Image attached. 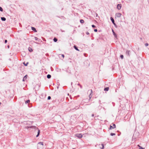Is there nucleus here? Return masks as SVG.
Wrapping results in <instances>:
<instances>
[{
    "mask_svg": "<svg viewBox=\"0 0 149 149\" xmlns=\"http://www.w3.org/2000/svg\"><path fill=\"white\" fill-rule=\"evenodd\" d=\"M88 93H90V95H89V97L90 99L92 97V95H91V94L92 92V91L91 89V90H88Z\"/></svg>",
    "mask_w": 149,
    "mask_h": 149,
    "instance_id": "1",
    "label": "nucleus"
},
{
    "mask_svg": "<svg viewBox=\"0 0 149 149\" xmlns=\"http://www.w3.org/2000/svg\"><path fill=\"white\" fill-rule=\"evenodd\" d=\"M76 136L79 138H81L82 137V135L81 134H77Z\"/></svg>",
    "mask_w": 149,
    "mask_h": 149,
    "instance_id": "2",
    "label": "nucleus"
},
{
    "mask_svg": "<svg viewBox=\"0 0 149 149\" xmlns=\"http://www.w3.org/2000/svg\"><path fill=\"white\" fill-rule=\"evenodd\" d=\"M116 125L115 124H113V126H112L111 125H110V128H109V129L111 130L112 129H114V128H116Z\"/></svg>",
    "mask_w": 149,
    "mask_h": 149,
    "instance_id": "3",
    "label": "nucleus"
},
{
    "mask_svg": "<svg viewBox=\"0 0 149 149\" xmlns=\"http://www.w3.org/2000/svg\"><path fill=\"white\" fill-rule=\"evenodd\" d=\"M121 14L120 13H116V16L118 17H120L121 15Z\"/></svg>",
    "mask_w": 149,
    "mask_h": 149,
    "instance_id": "4",
    "label": "nucleus"
},
{
    "mask_svg": "<svg viewBox=\"0 0 149 149\" xmlns=\"http://www.w3.org/2000/svg\"><path fill=\"white\" fill-rule=\"evenodd\" d=\"M122 7L121 4H118L117 5V8L118 10H120L121 9Z\"/></svg>",
    "mask_w": 149,
    "mask_h": 149,
    "instance_id": "5",
    "label": "nucleus"
},
{
    "mask_svg": "<svg viewBox=\"0 0 149 149\" xmlns=\"http://www.w3.org/2000/svg\"><path fill=\"white\" fill-rule=\"evenodd\" d=\"M31 29L32 30L34 31L35 32H37L36 28H35L34 27H31Z\"/></svg>",
    "mask_w": 149,
    "mask_h": 149,
    "instance_id": "6",
    "label": "nucleus"
},
{
    "mask_svg": "<svg viewBox=\"0 0 149 149\" xmlns=\"http://www.w3.org/2000/svg\"><path fill=\"white\" fill-rule=\"evenodd\" d=\"M27 75H25L23 77V80H22L23 81H24L25 80H26L27 79Z\"/></svg>",
    "mask_w": 149,
    "mask_h": 149,
    "instance_id": "7",
    "label": "nucleus"
},
{
    "mask_svg": "<svg viewBox=\"0 0 149 149\" xmlns=\"http://www.w3.org/2000/svg\"><path fill=\"white\" fill-rule=\"evenodd\" d=\"M37 129L38 130V134L36 136V137H38L39 136V135L40 134V130L38 129Z\"/></svg>",
    "mask_w": 149,
    "mask_h": 149,
    "instance_id": "8",
    "label": "nucleus"
},
{
    "mask_svg": "<svg viewBox=\"0 0 149 149\" xmlns=\"http://www.w3.org/2000/svg\"><path fill=\"white\" fill-rule=\"evenodd\" d=\"M130 51L127 50L126 51V54L127 55H128L129 56H130Z\"/></svg>",
    "mask_w": 149,
    "mask_h": 149,
    "instance_id": "9",
    "label": "nucleus"
},
{
    "mask_svg": "<svg viewBox=\"0 0 149 149\" xmlns=\"http://www.w3.org/2000/svg\"><path fill=\"white\" fill-rule=\"evenodd\" d=\"M1 19L3 21H5L6 20V18L4 17H1Z\"/></svg>",
    "mask_w": 149,
    "mask_h": 149,
    "instance_id": "10",
    "label": "nucleus"
},
{
    "mask_svg": "<svg viewBox=\"0 0 149 149\" xmlns=\"http://www.w3.org/2000/svg\"><path fill=\"white\" fill-rule=\"evenodd\" d=\"M110 19L113 23L114 22V20L113 17H111L110 18Z\"/></svg>",
    "mask_w": 149,
    "mask_h": 149,
    "instance_id": "11",
    "label": "nucleus"
},
{
    "mask_svg": "<svg viewBox=\"0 0 149 149\" xmlns=\"http://www.w3.org/2000/svg\"><path fill=\"white\" fill-rule=\"evenodd\" d=\"M112 31L113 33V35L115 36V37H117V36L116 34L113 31V29H112Z\"/></svg>",
    "mask_w": 149,
    "mask_h": 149,
    "instance_id": "12",
    "label": "nucleus"
},
{
    "mask_svg": "<svg viewBox=\"0 0 149 149\" xmlns=\"http://www.w3.org/2000/svg\"><path fill=\"white\" fill-rule=\"evenodd\" d=\"M74 48L76 50L79 51V49H78L77 47L75 46L74 45Z\"/></svg>",
    "mask_w": 149,
    "mask_h": 149,
    "instance_id": "13",
    "label": "nucleus"
},
{
    "mask_svg": "<svg viewBox=\"0 0 149 149\" xmlns=\"http://www.w3.org/2000/svg\"><path fill=\"white\" fill-rule=\"evenodd\" d=\"M34 38L35 40H38V42H39L40 41V39H38V38L36 37H35Z\"/></svg>",
    "mask_w": 149,
    "mask_h": 149,
    "instance_id": "14",
    "label": "nucleus"
},
{
    "mask_svg": "<svg viewBox=\"0 0 149 149\" xmlns=\"http://www.w3.org/2000/svg\"><path fill=\"white\" fill-rule=\"evenodd\" d=\"M51 75H50L49 74H48L47 75V78L48 79H50V78H51Z\"/></svg>",
    "mask_w": 149,
    "mask_h": 149,
    "instance_id": "15",
    "label": "nucleus"
},
{
    "mask_svg": "<svg viewBox=\"0 0 149 149\" xmlns=\"http://www.w3.org/2000/svg\"><path fill=\"white\" fill-rule=\"evenodd\" d=\"M109 87H107V88H104V91H108L109 90Z\"/></svg>",
    "mask_w": 149,
    "mask_h": 149,
    "instance_id": "16",
    "label": "nucleus"
},
{
    "mask_svg": "<svg viewBox=\"0 0 149 149\" xmlns=\"http://www.w3.org/2000/svg\"><path fill=\"white\" fill-rule=\"evenodd\" d=\"M138 146L139 147V149H145L144 148L142 147L139 145H138Z\"/></svg>",
    "mask_w": 149,
    "mask_h": 149,
    "instance_id": "17",
    "label": "nucleus"
},
{
    "mask_svg": "<svg viewBox=\"0 0 149 149\" xmlns=\"http://www.w3.org/2000/svg\"><path fill=\"white\" fill-rule=\"evenodd\" d=\"M80 22L81 23H83L84 22V21L83 19H81L80 20Z\"/></svg>",
    "mask_w": 149,
    "mask_h": 149,
    "instance_id": "18",
    "label": "nucleus"
},
{
    "mask_svg": "<svg viewBox=\"0 0 149 149\" xmlns=\"http://www.w3.org/2000/svg\"><path fill=\"white\" fill-rule=\"evenodd\" d=\"M53 40L54 41V42H56L57 41V39L56 38H54V39H53Z\"/></svg>",
    "mask_w": 149,
    "mask_h": 149,
    "instance_id": "19",
    "label": "nucleus"
},
{
    "mask_svg": "<svg viewBox=\"0 0 149 149\" xmlns=\"http://www.w3.org/2000/svg\"><path fill=\"white\" fill-rule=\"evenodd\" d=\"M30 102V100H27L25 101V103L26 104Z\"/></svg>",
    "mask_w": 149,
    "mask_h": 149,
    "instance_id": "20",
    "label": "nucleus"
},
{
    "mask_svg": "<svg viewBox=\"0 0 149 149\" xmlns=\"http://www.w3.org/2000/svg\"><path fill=\"white\" fill-rule=\"evenodd\" d=\"M110 135H111V136H113V135H115V133H111V134H110Z\"/></svg>",
    "mask_w": 149,
    "mask_h": 149,
    "instance_id": "21",
    "label": "nucleus"
},
{
    "mask_svg": "<svg viewBox=\"0 0 149 149\" xmlns=\"http://www.w3.org/2000/svg\"><path fill=\"white\" fill-rule=\"evenodd\" d=\"M29 51L30 52H32L33 51V50L31 48H29Z\"/></svg>",
    "mask_w": 149,
    "mask_h": 149,
    "instance_id": "22",
    "label": "nucleus"
},
{
    "mask_svg": "<svg viewBox=\"0 0 149 149\" xmlns=\"http://www.w3.org/2000/svg\"><path fill=\"white\" fill-rule=\"evenodd\" d=\"M38 144H40L42 146L43 145V143L42 142H40L38 143Z\"/></svg>",
    "mask_w": 149,
    "mask_h": 149,
    "instance_id": "23",
    "label": "nucleus"
},
{
    "mask_svg": "<svg viewBox=\"0 0 149 149\" xmlns=\"http://www.w3.org/2000/svg\"><path fill=\"white\" fill-rule=\"evenodd\" d=\"M0 11L1 12H2L3 11V9L1 7H0Z\"/></svg>",
    "mask_w": 149,
    "mask_h": 149,
    "instance_id": "24",
    "label": "nucleus"
},
{
    "mask_svg": "<svg viewBox=\"0 0 149 149\" xmlns=\"http://www.w3.org/2000/svg\"><path fill=\"white\" fill-rule=\"evenodd\" d=\"M102 146L101 149H104V145L103 144H102Z\"/></svg>",
    "mask_w": 149,
    "mask_h": 149,
    "instance_id": "25",
    "label": "nucleus"
},
{
    "mask_svg": "<svg viewBox=\"0 0 149 149\" xmlns=\"http://www.w3.org/2000/svg\"><path fill=\"white\" fill-rule=\"evenodd\" d=\"M120 58H122V59H123V56L122 55H120Z\"/></svg>",
    "mask_w": 149,
    "mask_h": 149,
    "instance_id": "26",
    "label": "nucleus"
},
{
    "mask_svg": "<svg viewBox=\"0 0 149 149\" xmlns=\"http://www.w3.org/2000/svg\"><path fill=\"white\" fill-rule=\"evenodd\" d=\"M51 98V97L50 96H49L48 97V98H47V99L48 100H50Z\"/></svg>",
    "mask_w": 149,
    "mask_h": 149,
    "instance_id": "27",
    "label": "nucleus"
},
{
    "mask_svg": "<svg viewBox=\"0 0 149 149\" xmlns=\"http://www.w3.org/2000/svg\"><path fill=\"white\" fill-rule=\"evenodd\" d=\"M92 27H93V28H95V25H92Z\"/></svg>",
    "mask_w": 149,
    "mask_h": 149,
    "instance_id": "28",
    "label": "nucleus"
},
{
    "mask_svg": "<svg viewBox=\"0 0 149 149\" xmlns=\"http://www.w3.org/2000/svg\"><path fill=\"white\" fill-rule=\"evenodd\" d=\"M148 45V43H146L145 44V45L146 46H147Z\"/></svg>",
    "mask_w": 149,
    "mask_h": 149,
    "instance_id": "29",
    "label": "nucleus"
},
{
    "mask_svg": "<svg viewBox=\"0 0 149 149\" xmlns=\"http://www.w3.org/2000/svg\"><path fill=\"white\" fill-rule=\"evenodd\" d=\"M94 31L95 32H97V30L96 29H94Z\"/></svg>",
    "mask_w": 149,
    "mask_h": 149,
    "instance_id": "30",
    "label": "nucleus"
},
{
    "mask_svg": "<svg viewBox=\"0 0 149 149\" xmlns=\"http://www.w3.org/2000/svg\"><path fill=\"white\" fill-rule=\"evenodd\" d=\"M28 63H27L26 64H25V63H24V65H25V66H27V64H28Z\"/></svg>",
    "mask_w": 149,
    "mask_h": 149,
    "instance_id": "31",
    "label": "nucleus"
},
{
    "mask_svg": "<svg viewBox=\"0 0 149 149\" xmlns=\"http://www.w3.org/2000/svg\"><path fill=\"white\" fill-rule=\"evenodd\" d=\"M7 42V40H5V43H6Z\"/></svg>",
    "mask_w": 149,
    "mask_h": 149,
    "instance_id": "32",
    "label": "nucleus"
},
{
    "mask_svg": "<svg viewBox=\"0 0 149 149\" xmlns=\"http://www.w3.org/2000/svg\"><path fill=\"white\" fill-rule=\"evenodd\" d=\"M95 16H96V17H98V14H97V13H95Z\"/></svg>",
    "mask_w": 149,
    "mask_h": 149,
    "instance_id": "33",
    "label": "nucleus"
},
{
    "mask_svg": "<svg viewBox=\"0 0 149 149\" xmlns=\"http://www.w3.org/2000/svg\"><path fill=\"white\" fill-rule=\"evenodd\" d=\"M61 56H62L63 57V58H64V55L63 54H61Z\"/></svg>",
    "mask_w": 149,
    "mask_h": 149,
    "instance_id": "34",
    "label": "nucleus"
},
{
    "mask_svg": "<svg viewBox=\"0 0 149 149\" xmlns=\"http://www.w3.org/2000/svg\"><path fill=\"white\" fill-rule=\"evenodd\" d=\"M113 24L115 26H116V24L115 23V22H114V23H113Z\"/></svg>",
    "mask_w": 149,
    "mask_h": 149,
    "instance_id": "35",
    "label": "nucleus"
},
{
    "mask_svg": "<svg viewBox=\"0 0 149 149\" xmlns=\"http://www.w3.org/2000/svg\"><path fill=\"white\" fill-rule=\"evenodd\" d=\"M86 33V34H87V35H89V32H87Z\"/></svg>",
    "mask_w": 149,
    "mask_h": 149,
    "instance_id": "36",
    "label": "nucleus"
},
{
    "mask_svg": "<svg viewBox=\"0 0 149 149\" xmlns=\"http://www.w3.org/2000/svg\"><path fill=\"white\" fill-rule=\"evenodd\" d=\"M94 116V114H93L92 115V117H93Z\"/></svg>",
    "mask_w": 149,
    "mask_h": 149,
    "instance_id": "37",
    "label": "nucleus"
},
{
    "mask_svg": "<svg viewBox=\"0 0 149 149\" xmlns=\"http://www.w3.org/2000/svg\"><path fill=\"white\" fill-rule=\"evenodd\" d=\"M80 87L81 88H82V87L80 85Z\"/></svg>",
    "mask_w": 149,
    "mask_h": 149,
    "instance_id": "38",
    "label": "nucleus"
},
{
    "mask_svg": "<svg viewBox=\"0 0 149 149\" xmlns=\"http://www.w3.org/2000/svg\"><path fill=\"white\" fill-rule=\"evenodd\" d=\"M8 48H9V45H8Z\"/></svg>",
    "mask_w": 149,
    "mask_h": 149,
    "instance_id": "39",
    "label": "nucleus"
},
{
    "mask_svg": "<svg viewBox=\"0 0 149 149\" xmlns=\"http://www.w3.org/2000/svg\"><path fill=\"white\" fill-rule=\"evenodd\" d=\"M78 85L79 86H80V84H78Z\"/></svg>",
    "mask_w": 149,
    "mask_h": 149,
    "instance_id": "40",
    "label": "nucleus"
},
{
    "mask_svg": "<svg viewBox=\"0 0 149 149\" xmlns=\"http://www.w3.org/2000/svg\"><path fill=\"white\" fill-rule=\"evenodd\" d=\"M37 44H39V43L38 42V43H36Z\"/></svg>",
    "mask_w": 149,
    "mask_h": 149,
    "instance_id": "41",
    "label": "nucleus"
},
{
    "mask_svg": "<svg viewBox=\"0 0 149 149\" xmlns=\"http://www.w3.org/2000/svg\"><path fill=\"white\" fill-rule=\"evenodd\" d=\"M129 1H130L131 0H128Z\"/></svg>",
    "mask_w": 149,
    "mask_h": 149,
    "instance_id": "42",
    "label": "nucleus"
},
{
    "mask_svg": "<svg viewBox=\"0 0 149 149\" xmlns=\"http://www.w3.org/2000/svg\"><path fill=\"white\" fill-rule=\"evenodd\" d=\"M73 149H74V148H73Z\"/></svg>",
    "mask_w": 149,
    "mask_h": 149,
    "instance_id": "43",
    "label": "nucleus"
},
{
    "mask_svg": "<svg viewBox=\"0 0 149 149\" xmlns=\"http://www.w3.org/2000/svg\"><path fill=\"white\" fill-rule=\"evenodd\" d=\"M1 104V103L0 102V104Z\"/></svg>",
    "mask_w": 149,
    "mask_h": 149,
    "instance_id": "44",
    "label": "nucleus"
}]
</instances>
